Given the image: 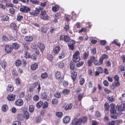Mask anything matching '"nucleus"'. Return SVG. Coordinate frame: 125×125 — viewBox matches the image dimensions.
Masks as SVG:
<instances>
[{
  "mask_svg": "<svg viewBox=\"0 0 125 125\" xmlns=\"http://www.w3.org/2000/svg\"><path fill=\"white\" fill-rule=\"evenodd\" d=\"M104 107L105 111H108L109 110V106L107 102H105L104 104Z\"/></svg>",
  "mask_w": 125,
  "mask_h": 125,
  "instance_id": "a19ab883",
  "label": "nucleus"
},
{
  "mask_svg": "<svg viewBox=\"0 0 125 125\" xmlns=\"http://www.w3.org/2000/svg\"><path fill=\"white\" fill-rule=\"evenodd\" d=\"M117 107L118 111L119 113H118L117 114H119L120 115L122 114V111H124L125 109L124 106H123V107H121L119 105H117L116 107Z\"/></svg>",
  "mask_w": 125,
  "mask_h": 125,
  "instance_id": "4468645a",
  "label": "nucleus"
},
{
  "mask_svg": "<svg viewBox=\"0 0 125 125\" xmlns=\"http://www.w3.org/2000/svg\"><path fill=\"white\" fill-rule=\"evenodd\" d=\"M80 118L82 123H83V124H85L87 121V118L86 116H83L81 118Z\"/></svg>",
  "mask_w": 125,
  "mask_h": 125,
  "instance_id": "c85d7f7f",
  "label": "nucleus"
},
{
  "mask_svg": "<svg viewBox=\"0 0 125 125\" xmlns=\"http://www.w3.org/2000/svg\"><path fill=\"white\" fill-rule=\"evenodd\" d=\"M107 98L109 101L111 102H113L115 101V98L113 96H108Z\"/></svg>",
  "mask_w": 125,
  "mask_h": 125,
  "instance_id": "4c0bfd02",
  "label": "nucleus"
},
{
  "mask_svg": "<svg viewBox=\"0 0 125 125\" xmlns=\"http://www.w3.org/2000/svg\"><path fill=\"white\" fill-rule=\"evenodd\" d=\"M60 49V48L59 45L56 46L53 49L54 53L57 54L58 53Z\"/></svg>",
  "mask_w": 125,
  "mask_h": 125,
  "instance_id": "4be33fe9",
  "label": "nucleus"
},
{
  "mask_svg": "<svg viewBox=\"0 0 125 125\" xmlns=\"http://www.w3.org/2000/svg\"><path fill=\"white\" fill-rule=\"evenodd\" d=\"M42 119L41 116H37L34 120L35 122L36 123H40L42 121Z\"/></svg>",
  "mask_w": 125,
  "mask_h": 125,
  "instance_id": "7c9ffc66",
  "label": "nucleus"
},
{
  "mask_svg": "<svg viewBox=\"0 0 125 125\" xmlns=\"http://www.w3.org/2000/svg\"><path fill=\"white\" fill-rule=\"evenodd\" d=\"M43 103L42 101H39L36 104V106L38 108H40L43 105Z\"/></svg>",
  "mask_w": 125,
  "mask_h": 125,
  "instance_id": "c756f323",
  "label": "nucleus"
},
{
  "mask_svg": "<svg viewBox=\"0 0 125 125\" xmlns=\"http://www.w3.org/2000/svg\"><path fill=\"white\" fill-rule=\"evenodd\" d=\"M57 64L59 67L61 68H62L64 67V64L62 62H59Z\"/></svg>",
  "mask_w": 125,
  "mask_h": 125,
  "instance_id": "4d7b16f0",
  "label": "nucleus"
},
{
  "mask_svg": "<svg viewBox=\"0 0 125 125\" xmlns=\"http://www.w3.org/2000/svg\"><path fill=\"white\" fill-rule=\"evenodd\" d=\"M14 81L15 82V84L17 86L21 84V81L20 78L19 77H16Z\"/></svg>",
  "mask_w": 125,
  "mask_h": 125,
  "instance_id": "393cba45",
  "label": "nucleus"
},
{
  "mask_svg": "<svg viewBox=\"0 0 125 125\" xmlns=\"http://www.w3.org/2000/svg\"><path fill=\"white\" fill-rule=\"evenodd\" d=\"M70 39V36L67 35L62 34L60 37L59 40L67 43Z\"/></svg>",
  "mask_w": 125,
  "mask_h": 125,
  "instance_id": "7ed1b4c3",
  "label": "nucleus"
},
{
  "mask_svg": "<svg viewBox=\"0 0 125 125\" xmlns=\"http://www.w3.org/2000/svg\"><path fill=\"white\" fill-rule=\"evenodd\" d=\"M83 63L84 62L83 61L79 62L76 64V66L77 67H79L82 65Z\"/></svg>",
  "mask_w": 125,
  "mask_h": 125,
  "instance_id": "774afa93",
  "label": "nucleus"
},
{
  "mask_svg": "<svg viewBox=\"0 0 125 125\" xmlns=\"http://www.w3.org/2000/svg\"><path fill=\"white\" fill-rule=\"evenodd\" d=\"M70 92V90L67 89H64L62 91V93L64 94H67Z\"/></svg>",
  "mask_w": 125,
  "mask_h": 125,
  "instance_id": "de8ad7c7",
  "label": "nucleus"
},
{
  "mask_svg": "<svg viewBox=\"0 0 125 125\" xmlns=\"http://www.w3.org/2000/svg\"><path fill=\"white\" fill-rule=\"evenodd\" d=\"M86 84L88 86V87L89 89L91 88L92 87L93 83L91 81H90L88 83H86Z\"/></svg>",
  "mask_w": 125,
  "mask_h": 125,
  "instance_id": "864d4df0",
  "label": "nucleus"
},
{
  "mask_svg": "<svg viewBox=\"0 0 125 125\" xmlns=\"http://www.w3.org/2000/svg\"><path fill=\"white\" fill-rule=\"evenodd\" d=\"M59 9V7L57 5H55L52 7V11L55 12L58 11Z\"/></svg>",
  "mask_w": 125,
  "mask_h": 125,
  "instance_id": "2f4dec72",
  "label": "nucleus"
},
{
  "mask_svg": "<svg viewBox=\"0 0 125 125\" xmlns=\"http://www.w3.org/2000/svg\"><path fill=\"white\" fill-rule=\"evenodd\" d=\"M10 28L15 31H17L19 29V27L14 22L10 23Z\"/></svg>",
  "mask_w": 125,
  "mask_h": 125,
  "instance_id": "ddd939ff",
  "label": "nucleus"
},
{
  "mask_svg": "<svg viewBox=\"0 0 125 125\" xmlns=\"http://www.w3.org/2000/svg\"><path fill=\"white\" fill-rule=\"evenodd\" d=\"M0 65L4 69L7 65V63L6 62L1 61L0 63Z\"/></svg>",
  "mask_w": 125,
  "mask_h": 125,
  "instance_id": "e433bc0d",
  "label": "nucleus"
},
{
  "mask_svg": "<svg viewBox=\"0 0 125 125\" xmlns=\"http://www.w3.org/2000/svg\"><path fill=\"white\" fill-rule=\"evenodd\" d=\"M1 19L2 21H7L9 19V17L7 15H4L1 17Z\"/></svg>",
  "mask_w": 125,
  "mask_h": 125,
  "instance_id": "a878e982",
  "label": "nucleus"
},
{
  "mask_svg": "<svg viewBox=\"0 0 125 125\" xmlns=\"http://www.w3.org/2000/svg\"><path fill=\"white\" fill-rule=\"evenodd\" d=\"M56 114L58 117L61 118L63 115V113L62 112H57L56 113Z\"/></svg>",
  "mask_w": 125,
  "mask_h": 125,
  "instance_id": "13d9d810",
  "label": "nucleus"
},
{
  "mask_svg": "<svg viewBox=\"0 0 125 125\" xmlns=\"http://www.w3.org/2000/svg\"><path fill=\"white\" fill-rule=\"evenodd\" d=\"M35 106L33 105H31L29 106V109L30 112H33L34 111V109Z\"/></svg>",
  "mask_w": 125,
  "mask_h": 125,
  "instance_id": "3c124183",
  "label": "nucleus"
},
{
  "mask_svg": "<svg viewBox=\"0 0 125 125\" xmlns=\"http://www.w3.org/2000/svg\"><path fill=\"white\" fill-rule=\"evenodd\" d=\"M17 118L18 120H21L23 119V116L21 114H18L17 115Z\"/></svg>",
  "mask_w": 125,
  "mask_h": 125,
  "instance_id": "ea45409f",
  "label": "nucleus"
},
{
  "mask_svg": "<svg viewBox=\"0 0 125 125\" xmlns=\"http://www.w3.org/2000/svg\"><path fill=\"white\" fill-rule=\"evenodd\" d=\"M9 11L10 13L12 15H13L15 14V10L13 8H11L10 9Z\"/></svg>",
  "mask_w": 125,
  "mask_h": 125,
  "instance_id": "052dcab7",
  "label": "nucleus"
},
{
  "mask_svg": "<svg viewBox=\"0 0 125 125\" xmlns=\"http://www.w3.org/2000/svg\"><path fill=\"white\" fill-rule=\"evenodd\" d=\"M65 55V54L63 51H62L61 53L59 54V56H58L59 59H61L64 58Z\"/></svg>",
  "mask_w": 125,
  "mask_h": 125,
  "instance_id": "72a5a7b5",
  "label": "nucleus"
},
{
  "mask_svg": "<svg viewBox=\"0 0 125 125\" xmlns=\"http://www.w3.org/2000/svg\"><path fill=\"white\" fill-rule=\"evenodd\" d=\"M96 60V61L94 62V64L95 65L98 66L101 65L103 63V61L100 58L98 61L97 60V58Z\"/></svg>",
  "mask_w": 125,
  "mask_h": 125,
  "instance_id": "412c9836",
  "label": "nucleus"
},
{
  "mask_svg": "<svg viewBox=\"0 0 125 125\" xmlns=\"http://www.w3.org/2000/svg\"><path fill=\"white\" fill-rule=\"evenodd\" d=\"M42 9L41 8H40L39 9H37L35 10L34 12L35 14V16H37L38 14H39L40 12V11L42 10Z\"/></svg>",
  "mask_w": 125,
  "mask_h": 125,
  "instance_id": "6e6d98bb",
  "label": "nucleus"
},
{
  "mask_svg": "<svg viewBox=\"0 0 125 125\" xmlns=\"http://www.w3.org/2000/svg\"><path fill=\"white\" fill-rule=\"evenodd\" d=\"M54 96L57 98H60L61 97V94L60 93L56 91V93L54 95Z\"/></svg>",
  "mask_w": 125,
  "mask_h": 125,
  "instance_id": "a18cd8bd",
  "label": "nucleus"
},
{
  "mask_svg": "<svg viewBox=\"0 0 125 125\" xmlns=\"http://www.w3.org/2000/svg\"><path fill=\"white\" fill-rule=\"evenodd\" d=\"M38 48L42 52V53L45 49L44 45L41 43H39L38 44Z\"/></svg>",
  "mask_w": 125,
  "mask_h": 125,
  "instance_id": "2eb2a0df",
  "label": "nucleus"
},
{
  "mask_svg": "<svg viewBox=\"0 0 125 125\" xmlns=\"http://www.w3.org/2000/svg\"><path fill=\"white\" fill-rule=\"evenodd\" d=\"M38 63H34L31 66L30 68L32 70L34 71L36 70L38 68Z\"/></svg>",
  "mask_w": 125,
  "mask_h": 125,
  "instance_id": "a211bd4d",
  "label": "nucleus"
},
{
  "mask_svg": "<svg viewBox=\"0 0 125 125\" xmlns=\"http://www.w3.org/2000/svg\"><path fill=\"white\" fill-rule=\"evenodd\" d=\"M103 62V60L104 59H107L108 58V55L105 54H104L100 58Z\"/></svg>",
  "mask_w": 125,
  "mask_h": 125,
  "instance_id": "79ce46f5",
  "label": "nucleus"
},
{
  "mask_svg": "<svg viewBox=\"0 0 125 125\" xmlns=\"http://www.w3.org/2000/svg\"><path fill=\"white\" fill-rule=\"evenodd\" d=\"M75 43V42L73 40L69 41L68 42L67 45L69 49L71 50H73L74 48V45Z\"/></svg>",
  "mask_w": 125,
  "mask_h": 125,
  "instance_id": "39448f33",
  "label": "nucleus"
},
{
  "mask_svg": "<svg viewBox=\"0 0 125 125\" xmlns=\"http://www.w3.org/2000/svg\"><path fill=\"white\" fill-rule=\"evenodd\" d=\"M15 104L16 105L21 106L23 104V101L21 99H18L15 101Z\"/></svg>",
  "mask_w": 125,
  "mask_h": 125,
  "instance_id": "dca6fc26",
  "label": "nucleus"
},
{
  "mask_svg": "<svg viewBox=\"0 0 125 125\" xmlns=\"http://www.w3.org/2000/svg\"><path fill=\"white\" fill-rule=\"evenodd\" d=\"M70 69L72 70H73L75 68V64L72 61L70 62L69 65Z\"/></svg>",
  "mask_w": 125,
  "mask_h": 125,
  "instance_id": "473e14b6",
  "label": "nucleus"
},
{
  "mask_svg": "<svg viewBox=\"0 0 125 125\" xmlns=\"http://www.w3.org/2000/svg\"><path fill=\"white\" fill-rule=\"evenodd\" d=\"M23 116L25 118L28 119L29 117V114L28 112L27 111H24Z\"/></svg>",
  "mask_w": 125,
  "mask_h": 125,
  "instance_id": "58836bf2",
  "label": "nucleus"
},
{
  "mask_svg": "<svg viewBox=\"0 0 125 125\" xmlns=\"http://www.w3.org/2000/svg\"><path fill=\"white\" fill-rule=\"evenodd\" d=\"M28 50H25L24 54V57L27 59L30 58L31 56L30 53H28Z\"/></svg>",
  "mask_w": 125,
  "mask_h": 125,
  "instance_id": "f704fd0d",
  "label": "nucleus"
},
{
  "mask_svg": "<svg viewBox=\"0 0 125 125\" xmlns=\"http://www.w3.org/2000/svg\"><path fill=\"white\" fill-rule=\"evenodd\" d=\"M8 107L7 104H3L1 107V111L3 112H6L8 110Z\"/></svg>",
  "mask_w": 125,
  "mask_h": 125,
  "instance_id": "6ab92c4d",
  "label": "nucleus"
},
{
  "mask_svg": "<svg viewBox=\"0 0 125 125\" xmlns=\"http://www.w3.org/2000/svg\"><path fill=\"white\" fill-rule=\"evenodd\" d=\"M42 106V108L43 109L47 108L48 106V104L47 102L45 101L44 103L43 104Z\"/></svg>",
  "mask_w": 125,
  "mask_h": 125,
  "instance_id": "69168bd1",
  "label": "nucleus"
},
{
  "mask_svg": "<svg viewBox=\"0 0 125 125\" xmlns=\"http://www.w3.org/2000/svg\"><path fill=\"white\" fill-rule=\"evenodd\" d=\"M111 109L110 112L111 113H116V110L115 109V104L111 103L110 104Z\"/></svg>",
  "mask_w": 125,
  "mask_h": 125,
  "instance_id": "f8f14e48",
  "label": "nucleus"
},
{
  "mask_svg": "<svg viewBox=\"0 0 125 125\" xmlns=\"http://www.w3.org/2000/svg\"><path fill=\"white\" fill-rule=\"evenodd\" d=\"M11 73L15 77L17 76L18 73L17 72V71L16 70L13 69L11 71Z\"/></svg>",
  "mask_w": 125,
  "mask_h": 125,
  "instance_id": "09e8293b",
  "label": "nucleus"
},
{
  "mask_svg": "<svg viewBox=\"0 0 125 125\" xmlns=\"http://www.w3.org/2000/svg\"><path fill=\"white\" fill-rule=\"evenodd\" d=\"M80 53L78 51L75 52L73 55V62H76L80 61V58L79 56Z\"/></svg>",
  "mask_w": 125,
  "mask_h": 125,
  "instance_id": "f257e3e1",
  "label": "nucleus"
},
{
  "mask_svg": "<svg viewBox=\"0 0 125 125\" xmlns=\"http://www.w3.org/2000/svg\"><path fill=\"white\" fill-rule=\"evenodd\" d=\"M41 98L43 100H46L48 101H49L50 99L49 97L45 92H43L41 94Z\"/></svg>",
  "mask_w": 125,
  "mask_h": 125,
  "instance_id": "1a4fd4ad",
  "label": "nucleus"
},
{
  "mask_svg": "<svg viewBox=\"0 0 125 125\" xmlns=\"http://www.w3.org/2000/svg\"><path fill=\"white\" fill-rule=\"evenodd\" d=\"M97 58L94 56H91L90 59L88 60L87 63L88 66H91L92 65V63L96 61Z\"/></svg>",
  "mask_w": 125,
  "mask_h": 125,
  "instance_id": "0eeeda50",
  "label": "nucleus"
},
{
  "mask_svg": "<svg viewBox=\"0 0 125 125\" xmlns=\"http://www.w3.org/2000/svg\"><path fill=\"white\" fill-rule=\"evenodd\" d=\"M31 9L26 6H23L20 8V10L24 13H27L31 10Z\"/></svg>",
  "mask_w": 125,
  "mask_h": 125,
  "instance_id": "9b49d317",
  "label": "nucleus"
},
{
  "mask_svg": "<svg viewBox=\"0 0 125 125\" xmlns=\"http://www.w3.org/2000/svg\"><path fill=\"white\" fill-rule=\"evenodd\" d=\"M97 71L100 73H103V69L102 67H97Z\"/></svg>",
  "mask_w": 125,
  "mask_h": 125,
  "instance_id": "8fccbe9b",
  "label": "nucleus"
},
{
  "mask_svg": "<svg viewBox=\"0 0 125 125\" xmlns=\"http://www.w3.org/2000/svg\"><path fill=\"white\" fill-rule=\"evenodd\" d=\"M110 116L111 118L114 119H116L117 118V114L116 113H111Z\"/></svg>",
  "mask_w": 125,
  "mask_h": 125,
  "instance_id": "37998d69",
  "label": "nucleus"
},
{
  "mask_svg": "<svg viewBox=\"0 0 125 125\" xmlns=\"http://www.w3.org/2000/svg\"><path fill=\"white\" fill-rule=\"evenodd\" d=\"M15 97V95L13 94H10L8 95L7 98L8 100L10 101L14 100Z\"/></svg>",
  "mask_w": 125,
  "mask_h": 125,
  "instance_id": "aec40b11",
  "label": "nucleus"
},
{
  "mask_svg": "<svg viewBox=\"0 0 125 125\" xmlns=\"http://www.w3.org/2000/svg\"><path fill=\"white\" fill-rule=\"evenodd\" d=\"M48 76V74L46 72L42 73L41 75V77L43 79H45Z\"/></svg>",
  "mask_w": 125,
  "mask_h": 125,
  "instance_id": "c03bdc74",
  "label": "nucleus"
},
{
  "mask_svg": "<svg viewBox=\"0 0 125 125\" xmlns=\"http://www.w3.org/2000/svg\"><path fill=\"white\" fill-rule=\"evenodd\" d=\"M55 77L56 79L58 80L59 83H60L62 82L63 79L61 77V73L60 72L57 71L55 73Z\"/></svg>",
  "mask_w": 125,
  "mask_h": 125,
  "instance_id": "f03ea898",
  "label": "nucleus"
},
{
  "mask_svg": "<svg viewBox=\"0 0 125 125\" xmlns=\"http://www.w3.org/2000/svg\"><path fill=\"white\" fill-rule=\"evenodd\" d=\"M23 18L22 16L18 14L17 16L16 20L17 21H19L21 20Z\"/></svg>",
  "mask_w": 125,
  "mask_h": 125,
  "instance_id": "0e129e2a",
  "label": "nucleus"
},
{
  "mask_svg": "<svg viewBox=\"0 0 125 125\" xmlns=\"http://www.w3.org/2000/svg\"><path fill=\"white\" fill-rule=\"evenodd\" d=\"M70 72L71 74V77L73 79V83L74 84L76 83L75 81L77 77V73L75 71H71Z\"/></svg>",
  "mask_w": 125,
  "mask_h": 125,
  "instance_id": "6e6552de",
  "label": "nucleus"
},
{
  "mask_svg": "<svg viewBox=\"0 0 125 125\" xmlns=\"http://www.w3.org/2000/svg\"><path fill=\"white\" fill-rule=\"evenodd\" d=\"M47 59L51 62H52L53 60V56L51 54H48L47 55Z\"/></svg>",
  "mask_w": 125,
  "mask_h": 125,
  "instance_id": "cd10ccee",
  "label": "nucleus"
},
{
  "mask_svg": "<svg viewBox=\"0 0 125 125\" xmlns=\"http://www.w3.org/2000/svg\"><path fill=\"white\" fill-rule=\"evenodd\" d=\"M13 50L12 47L11 45L6 44L5 45V50L7 53H10Z\"/></svg>",
  "mask_w": 125,
  "mask_h": 125,
  "instance_id": "9d476101",
  "label": "nucleus"
},
{
  "mask_svg": "<svg viewBox=\"0 0 125 125\" xmlns=\"http://www.w3.org/2000/svg\"><path fill=\"white\" fill-rule=\"evenodd\" d=\"M12 49L13 48L15 49H18L19 47V44L17 42H14L12 44Z\"/></svg>",
  "mask_w": 125,
  "mask_h": 125,
  "instance_id": "bb28decb",
  "label": "nucleus"
},
{
  "mask_svg": "<svg viewBox=\"0 0 125 125\" xmlns=\"http://www.w3.org/2000/svg\"><path fill=\"white\" fill-rule=\"evenodd\" d=\"M115 81H119V77L118 75L117 74H115L113 77Z\"/></svg>",
  "mask_w": 125,
  "mask_h": 125,
  "instance_id": "e2e57ef3",
  "label": "nucleus"
},
{
  "mask_svg": "<svg viewBox=\"0 0 125 125\" xmlns=\"http://www.w3.org/2000/svg\"><path fill=\"white\" fill-rule=\"evenodd\" d=\"M21 123L18 121H15L13 122L12 124V125H21Z\"/></svg>",
  "mask_w": 125,
  "mask_h": 125,
  "instance_id": "bf43d9fd",
  "label": "nucleus"
},
{
  "mask_svg": "<svg viewBox=\"0 0 125 125\" xmlns=\"http://www.w3.org/2000/svg\"><path fill=\"white\" fill-rule=\"evenodd\" d=\"M1 38L2 40L4 41L7 42L9 40L8 37L6 35H3L1 37Z\"/></svg>",
  "mask_w": 125,
  "mask_h": 125,
  "instance_id": "603ef678",
  "label": "nucleus"
},
{
  "mask_svg": "<svg viewBox=\"0 0 125 125\" xmlns=\"http://www.w3.org/2000/svg\"><path fill=\"white\" fill-rule=\"evenodd\" d=\"M33 99L35 101H38L39 99V96L37 95H35L33 97Z\"/></svg>",
  "mask_w": 125,
  "mask_h": 125,
  "instance_id": "338daca9",
  "label": "nucleus"
},
{
  "mask_svg": "<svg viewBox=\"0 0 125 125\" xmlns=\"http://www.w3.org/2000/svg\"><path fill=\"white\" fill-rule=\"evenodd\" d=\"M58 101L56 99H53L52 101V104H57L58 103Z\"/></svg>",
  "mask_w": 125,
  "mask_h": 125,
  "instance_id": "5fc2aeb1",
  "label": "nucleus"
},
{
  "mask_svg": "<svg viewBox=\"0 0 125 125\" xmlns=\"http://www.w3.org/2000/svg\"><path fill=\"white\" fill-rule=\"evenodd\" d=\"M14 88L12 85L8 84L7 87H6L7 91L9 92H11L13 90Z\"/></svg>",
  "mask_w": 125,
  "mask_h": 125,
  "instance_id": "f3484780",
  "label": "nucleus"
},
{
  "mask_svg": "<svg viewBox=\"0 0 125 125\" xmlns=\"http://www.w3.org/2000/svg\"><path fill=\"white\" fill-rule=\"evenodd\" d=\"M73 106V104L71 103L68 104L65 108L66 110H67L71 109Z\"/></svg>",
  "mask_w": 125,
  "mask_h": 125,
  "instance_id": "c9c22d12",
  "label": "nucleus"
},
{
  "mask_svg": "<svg viewBox=\"0 0 125 125\" xmlns=\"http://www.w3.org/2000/svg\"><path fill=\"white\" fill-rule=\"evenodd\" d=\"M89 55V51L85 52L83 54L82 58L83 59L86 60L88 58Z\"/></svg>",
  "mask_w": 125,
  "mask_h": 125,
  "instance_id": "b1692460",
  "label": "nucleus"
},
{
  "mask_svg": "<svg viewBox=\"0 0 125 125\" xmlns=\"http://www.w3.org/2000/svg\"><path fill=\"white\" fill-rule=\"evenodd\" d=\"M71 124L72 125H81L82 123L80 118L75 117L72 120Z\"/></svg>",
  "mask_w": 125,
  "mask_h": 125,
  "instance_id": "20e7f679",
  "label": "nucleus"
},
{
  "mask_svg": "<svg viewBox=\"0 0 125 125\" xmlns=\"http://www.w3.org/2000/svg\"><path fill=\"white\" fill-rule=\"evenodd\" d=\"M21 62L19 59L17 60L15 62V65L17 66H19L21 65Z\"/></svg>",
  "mask_w": 125,
  "mask_h": 125,
  "instance_id": "49530a36",
  "label": "nucleus"
},
{
  "mask_svg": "<svg viewBox=\"0 0 125 125\" xmlns=\"http://www.w3.org/2000/svg\"><path fill=\"white\" fill-rule=\"evenodd\" d=\"M41 11L40 14V17L42 19H44L45 20H48L50 18V17L47 15H46V12L45 11Z\"/></svg>",
  "mask_w": 125,
  "mask_h": 125,
  "instance_id": "423d86ee",
  "label": "nucleus"
},
{
  "mask_svg": "<svg viewBox=\"0 0 125 125\" xmlns=\"http://www.w3.org/2000/svg\"><path fill=\"white\" fill-rule=\"evenodd\" d=\"M85 79L83 78H81L79 81L80 84L81 85H83L85 82Z\"/></svg>",
  "mask_w": 125,
  "mask_h": 125,
  "instance_id": "680f3d73",
  "label": "nucleus"
},
{
  "mask_svg": "<svg viewBox=\"0 0 125 125\" xmlns=\"http://www.w3.org/2000/svg\"><path fill=\"white\" fill-rule=\"evenodd\" d=\"M70 118L69 116H66L63 119V122L66 124L69 123L70 121Z\"/></svg>",
  "mask_w": 125,
  "mask_h": 125,
  "instance_id": "5701e85b",
  "label": "nucleus"
}]
</instances>
